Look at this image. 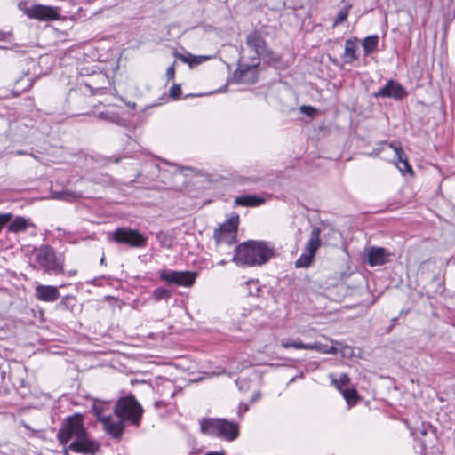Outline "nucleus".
I'll return each instance as SVG.
<instances>
[{
  "mask_svg": "<svg viewBox=\"0 0 455 455\" xmlns=\"http://www.w3.org/2000/svg\"><path fill=\"white\" fill-rule=\"evenodd\" d=\"M274 255L273 249L262 241H248L235 250L232 261L238 266H260L267 263Z\"/></svg>",
  "mask_w": 455,
  "mask_h": 455,
  "instance_id": "obj_1",
  "label": "nucleus"
},
{
  "mask_svg": "<svg viewBox=\"0 0 455 455\" xmlns=\"http://www.w3.org/2000/svg\"><path fill=\"white\" fill-rule=\"evenodd\" d=\"M246 45L252 52V54L249 57L250 62L241 63L236 70V74L241 79L246 71L256 68L259 66L260 59L266 62L278 60L275 54L267 49L260 31L254 30L248 34L246 36Z\"/></svg>",
  "mask_w": 455,
  "mask_h": 455,
  "instance_id": "obj_2",
  "label": "nucleus"
},
{
  "mask_svg": "<svg viewBox=\"0 0 455 455\" xmlns=\"http://www.w3.org/2000/svg\"><path fill=\"white\" fill-rule=\"evenodd\" d=\"M201 432L209 436L233 442L239 436V425L220 418H204L200 420Z\"/></svg>",
  "mask_w": 455,
  "mask_h": 455,
  "instance_id": "obj_3",
  "label": "nucleus"
},
{
  "mask_svg": "<svg viewBox=\"0 0 455 455\" xmlns=\"http://www.w3.org/2000/svg\"><path fill=\"white\" fill-rule=\"evenodd\" d=\"M34 262L30 264L34 269H41L44 273L60 275L63 273V259L57 256L54 249L48 244H42L33 250Z\"/></svg>",
  "mask_w": 455,
  "mask_h": 455,
  "instance_id": "obj_4",
  "label": "nucleus"
},
{
  "mask_svg": "<svg viewBox=\"0 0 455 455\" xmlns=\"http://www.w3.org/2000/svg\"><path fill=\"white\" fill-rule=\"evenodd\" d=\"M143 408L133 395L119 398L115 405V415L124 421L139 426L143 415Z\"/></svg>",
  "mask_w": 455,
  "mask_h": 455,
  "instance_id": "obj_5",
  "label": "nucleus"
},
{
  "mask_svg": "<svg viewBox=\"0 0 455 455\" xmlns=\"http://www.w3.org/2000/svg\"><path fill=\"white\" fill-rule=\"evenodd\" d=\"M88 432L84 426L83 415L76 413L65 419L57 433V439L62 445H66L71 438L76 440L84 437Z\"/></svg>",
  "mask_w": 455,
  "mask_h": 455,
  "instance_id": "obj_6",
  "label": "nucleus"
},
{
  "mask_svg": "<svg viewBox=\"0 0 455 455\" xmlns=\"http://www.w3.org/2000/svg\"><path fill=\"white\" fill-rule=\"evenodd\" d=\"M19 9L29 19L39 21L58 20L60 18V7L44 4H32L28 6L27 2H20Z\"/></svg>",
  "mask_w": 455,
  "mask_h": 455,
  "instance_id": "obj_7",
  "label": "nucleus"
},
{
  "mask_svg": "<svg viewBox=\"0 0 455 455\" xmlns=\"http://www.w3.org/2000/svg\"><path fill=\"white\" fill-rule=\"evenodd\" d=\"M111 235L112 240L119 244L133 248H143L147 245V238L144 235L131 228H117Z\"/></svg>",
  "mask_w": 455,
  "mask_h": 455,
  "instance_id": "obj_8",
  "label": "nucleus"
},
{
  "mask_svg": "<svg viewBox=\"0 0 455 455\" xmlns=\"http://www.w3.org/2000/svg\"><path fill=\"white\" fill-rule=\"evenodd\" d=\"M239 216L227 220L214 231V239L217 244L232 245L236 242Z\"/></svg>",
  "mask_w": 455,
  "mask_h": 455,
  "instance_id": "obj_9",
  "label": "nucleus"
},
{
  "mask_svg": "<svg viewBox=\"0 0 455 455\" xmlns=\"http://www.w3.org/2000/svg\"><path fill=\"white\" fill-rule=\"evenodd\" d=\"M159 277L162 281L169 283L189 287L195 283L196 273L163 269L159 272Z\"/></svg>",
  "mask_w": 455,
  "mask_h": 455,
  "instance_id": "obj_10",
  "label": "nucleus"
},
{
  "mask_svg": "<svg viewBox=\"0 0 455 455\" xmlns=\"http://www.w3.org/2000/svg\"><path fill=\"white\" fill-rule=\"evenodd\" d=\"M365 261L371 267L382 266L390 261L389 258L394 255L392 251L384 247L371 246L365 249Z\"/></svg>",
  "mask_w": 455,
  "mask_h": 455,
  "instance_id": "obj_11",
  "label": "nucleus"
},
{
  "mask_svg": "<svg viewBox=\"0 0 455 455\" xmlns=\"http://www.w3.org/2000/svg\"><path fill=\"white\" fill-rule=\"evenodd\" d=\"M100 448V443L88 437V433L84 437H79L68 445V449L76 453L94 455Z\"/></svg>",
  "mask_w": 455,
  "mask_h": 455,
  "instance_id": "obj_12",
  "label": "nucleus"
},
{
  "mask_svg": "<svg viewBox=\"0 0 455 455\" xmlns=\"http://www.w3.org/2000/svg\"><path fill=\"white\" fill-rule=\"evenodd\" d=\"M407 92L405 88L399 83L389 80L385 86L381 87L374 93L375 97L393 98L395 100H402L406 97Z\"/></svg>",
  "mask_w": 455,
  "mask_h": 455,
  "instance_id": "obj_13",
  "label": "nucleus"
},
{
  "mask_svg": "<svg viewBox=\"0 0 455 455\" xmlns=\"http://www.w3.org/2000/svg\"><path fill=\"white\" fill-rule=\"evenodd\" d=\"M109 84L108 76L104 73H99L90 82L85 83L84 86L90 90L92 94H103L108 89Z\"/></svg>",
  "mask_w": 455,
  "mask_h": 455,
  "instance_id": "obj_14",
  "label": "nucleus"
},
{
  "mask_svg": "<svg viewBox=\"0 0 455 455\" xmlns=\"http://www.w3.org/2000/svg\"><path fill=\"white\" fill-rule=\"evenodd\" d=\"M101 423L106 433L111 437L116 439L122 437L124 431V421L123 419H119L115 421L111 416H108V418L101 419Z\"/></svg>",
  "mask_w": 455,
  "mask_h": 455,
  "instance_id": "obj_15",
  "label": "nucleus"
},
{
  "mask_svg": "<svg viewBox=\"0 0 455 455\" xmlns=\"http://www.w3.org/2000/svg\"><path fill=\"white\" fill-rule=\"evenodd\" d=\"M35 296L41 301L54 302L60 298V292L55 286L39 284L35 289Z\"/></svg>",
  "mask_w": 455,
  "mask_h": 455,
  "instance_id": "obj_16",
  "label": "nucleus"
},
{
  "mask_svg": "<svg viewBox=\"0 0 455 455\" xmlns=\"http://www.w3.org/2000/svg\"><path fill=\"white\" fill-rule=\"evenodd\" d=\"M266 198L260 196L246 194L235 198V204L244 207H257L266 203Z\"/></svg>",
  "mask_w": 455,
  "mask_h": 455,
  "instance_id": "obj_17",
  "label": "nucleus"
},
{
  "mask_svg": "<svg viewBox=\"0 0 455 455\" xmlns=\"http://www.w3.org/2000/svg\"><path fill=\"white\" fill-rule=\"evenodd\" d=\"M390 148H392L395 153V156L397 158V161L402 164V166H398L399 170L402 172H410L412 173V168L408 163V159L406 156L404 155L403 149L400 143H390Z\"/></svg>",
  "mask_w": 455,
  "mask_h": 455,
  "instance_id": "obj_18",
  "label": "nucleus"
},
{
  "mask_svg": "<svg viewBox=\"0 0 455 455\" xmlns=\"http://www.w3.org/2000/svg\"><path fill=\"white\" fill-rule=\"evenodd\" d=\"M320 235L321 228L318 227H314L310 232V237L306 246V251L315 256V252L321 246Z\"/></svg>",
  "mask_w": 455,
  "mask_h": 455,
  "instance_id": "obj_19",
  "label": "nucleus"
},
{
  "mask_svg": "<svg viewBox=\"0 0 455 455\" xmlns=\"http://www.w3.org/2000/svg\"><path fill=\"white\" fill-rule=\"evenodd\" d=\"M357 42L358 39L356 37H353L346 40L345 42V52L342 58L346 62H352L358 59L356 55L357 50Z\"/></svg>",
  "mask_w": 455,
  "mask_h": 455,
  "instance_id": "obj_20",
  "label": "nucleus"
},
{
  "mask_svg": "<svg viewBox=\"0 0 455 455\" xmlns=\"http://www.w3.org/2000/svg\"><path fill=\"white\" fill-rule=\"evenodd\" d=\"M33 226V223H31L29 220H27L24 217L17 216L9 224L8 231L12 233L24 232L28 229V228Z\"/></svg>",
  "mask_w": 455,
  "mask_h": 455,
  "instance_id": "obj_21",
  "label": "nucleus"
},
{
  "mask_svg": "<svg viewBox=\"0 0 455 455\" xmlns=\"http://www.w3.org/2000/svg\"><path fill=\"white\" fill-rule=\"evenodd\" d=\"M175 57L182 62L188 64L190 67L197 66L210 59L209 56H195L189 52H188L187 54L176 52Z\"/></svg>",
  "mask_w": 455,
  "mask_h": 455,
  "instance_id": "obj_22",
  "label": "nucleus"
},
{
  "mask_svg": "<svg viewBox=\"0 0 455 455\" xmlns=\"http://www.w3.org/2000/svg\"><path fill=\"white\" fill-rule=\"evenodd\" d=\"M98 117L120 126L126 125V121L123 119L116 112L111 110L100 112Z\"/></svg>",
  "mask_w": 455,
  "mask_h": 455,
  "instance_id": "obj_23",
  "label": "nucleus"
},
{
  "mask_svg": "<svg viewBox=\"0 0 455 455\" xmlns=\"http://www.w3.org/2000/svg\"><path fill=\"white\" fill-rule=\"evenodd\" d=\"M379 40V38L378 35L366 36L363 40L362 45L364 51V55H370L377 50Z\"/></svg>",
  "mask_w": 455,
  "mask_h": 455,
  "instance_id": "obj_24",
  "label": "nucleus"
},
{
  "mask_svg": "<svg viewBox=\"0 0 455 455\" xmlns=\"http://www.w3.org/2000/svg\"><path fill=\"white\" fill-rule=\"evenodd\" d=\"M314 257L315 256L313 254L307 251L303 252L295 261V267L297 268L308 267L311 265Z\"/></svg>",
  "mask_w": 455,
  "mask_h": 455,
  "instance_id": "obj_25",
  "label": "nucleus"
},
{
  "mask_svg": "<svg viewBox=\"0 0 455 455\" xmlns=\"http://www.w3.org/2000/svg\"><path fill=\"white\" fill-rule=\"evenodd\" d=\"M343 397L347 401V403L350 405L355 404L358 400L357 391L354 388H345L341 390Z\"/></svg>",
  "mask_w": 455,
  "mask_h": 455,
  "instance_id": "obj_26",
  "label": "nucleus"
},
{
  "mask_svg": "<svg viewBox=\"0 0 455 455\" xmlns=\"http://www.w3.org/2000/svg\"><path fill=\"white\" fill-rule=\"evenodd\" d=\"M153 297L157 301L162 299H167L171 297V292L164 287H158L154 290Z\"/></svg>",
  "mask_w": 455,
  "mask_h": 455,
  "instance_id": "obj_27",
  "label": "nucleus"
},
{
  "mask_svg": "<svg viewBox=\"0 0 455 455\" xmlns=\"http://www.w3.org/2000/svg\"><path fill=\"white\" fill-rule=\"evenodd\" d=\"M281 346L283 348L293 347L296 349H302L303 342L300 339L291 340V339H284L281 341Z\"/></svg>",
  "mask_w": 455,
  "mask_h": 455,
  "instance_id": "obj_28",
  "label": "nucleus"
},
{
  "mask_svg": "<svg viewBox=\"0 0 455 455\" xmlns=\"http://www.w3.org/2000/svg\"><path fill=\"white\" fill-rule=\"evenodd\" d=\"M105 404H102V403H94L92 406V411L93 413V415L97 418V419L99 421L101 422V419H104V418H108V416H104L103 415V412H104V410H105Z\"/></svg>",
  "mask_w": 455,
  "mask_h": 455,
  "instance_id": "obj_29",
  "label": "nucleus"
},
{
  "mask_svg": "<svg viewBox=\"0 0 455 455\" xmlns=\"http://www.w3.org/2000/svg\"><path fill=\"white\" fill-rule=\"evenodd\" d=\"M347 16H348V7H344L338 13V15L333 22V27H336L339 24L344 22L347 20Z\"/></svg>",
  "mask_w": 455,
  "mask_h": 455,
  "instance_id": "obj_30",
  "label": "nucleus"
},
{
  "mask_svg": "<svg viewBox=\"0 0 455 455\" xmlns=\"http://www.w3.org/2000/svg\"><path fill=\"white\" fill-rule=\"evenodd\" d=\"M349 377L347 374H341L339 379H333L332 380V383L335 385V387L339 389L340 391L342 390L341 387L347 385L349 383Z\"/></svg>",
  "mask_w": 455,
  "mask_h": 455,
  "instance_id": "obj_31",
  "label": "nucleus"
},
{
  "mask_svg": "<svg viewBox=\"0 0 455 455\" xmlns=\"http://www.w3.org/2000/svg\"><path fill=\"white\" fill-rule=\"evenodd\" d=\"M75 301V298L73 296H65L60 302L57 305V307L60 309H66L70 307V303Z\"/></svg>",
  "mask_w": 455,
  "mask_h": 455,
  "instance_id": "obj_32",
  "label": "nucleus"
},
{
  "mask_svg": "<svg viewBox=\"0 0 455 455\" xmlns=\"http://www.w3.org/2000/svg\"><path fill=\"white\" fill-rule=\"evenodd\" d=\"M20 84L21 85L19 89H20L21 91H26L32 86V80L28 77H21L16 82V85Z\"/></svg>",
  "mask_w": 455,
  "mask_h": 455,
  "instance_id": "obj_33",
  "label": "nucleus"
},
{
  "mask_svg": "<svg viewBox=\"0 0 455 455\" xmlns=\"http://www.w3.org/2000/svg\"><path fill=\"white\" fill-rule=\"evenodd\" d=\"M54 198L70 201L75 199L74 194L72 192L62 191L54 193Z\"/></svg>",
  "mask_w": 455,
  "mask_h": 455,
  "instance_id": "obj_34",
  "label": "nucleus"
},
{
  "mask_svg": "<svg viewBox=\"0 0 455 455\" xmlns=\"http://www.w3.org/2000/svg\"><path fill=\"white\" fill-rule=\"evenodd\" d=\"M181 95V87L180 84H173L170 89V97L179 99Z\"/></svg>",
  "mask_w": 455,
  "mask_h": 455,
  "instance_id": "obj_35",
  "label": "nucleus"
},
{
  "mask_svg": "<svg viewBox=\"0 0 455 455\" xmlns=\"http://www.w3.org/2000/svg\"><path fill=\"white\" fill-rule=\"evenodd\" d=\"M430 426L422 424L421 427L414 430L413 435H416V437H419V435L424 436L427 435Z\"/></svg>",
  "mask_w": 455,
  "mask_h": 455,
  "instance_id": "obj_36",
  "label": "nucleus"
},
{
  "mask_svg": "<svg viewBox=\"0 0 455 455\" xmlns=\"http://www.w3.org/2000/svg\"><path fill=\"white\" fill-rule=\"evenodd\" d=\"M247 285H249L250 287H253L255 290V291H249L250 295H251V296L259 295L260 289L259 287L257 281H249V282H247Z\"/></svg>",
  "mask_w": 455,
  "mask_h": 455,
  "instance_id": "obj_37",
  "label": "nucleus"
},
{
  "mask_svg": "<svg viewBox=\"0 0 455 455\" xmlns=\"http://www.w3.org/2000/svg\"><path fill=\"white\" fill-rule=\"evenodd\" d=\"M300 111L301 113L303 114H306L309 116H312L315 114L316 112V109L311 106H306V105H303L300 107Z\"/></svg>",
  "mask_w": 455,
  "mask_h": 455,
  "instance_id": "obj_38",
  "label": "nucleus"
},
{
  "mask_svg": "<svg viewBox=\"0 0 455 455\" xmlns=\"http://www.w3.org/2000/svg\"><path fill=\"white\" fill-rule=\"evenodd\" d=\"M166 76L168 80H172L175 76L174 64L170 66L166 70Z\"/></svg>",
  "mask_w": 455,
  "mask_h": 455,
  "instance_id": "obj_39",
  "label": "nucleus"
},
{
  "mask_svg": "<svg viewBox=\"0 0 455 455\" xmlns=\"http://www.w3.org/2000/svg\"><path fill=\"white\" fill-rule=\"evenodd\" d=\"M317 348H318L317 342L308 343V344L303 343V347H302V349H307V350H317Z\"/></svg>",
  "mask_w": 455,
  "mask_h": 455,
  "instance_id": "obj_40",
  "label": "nucleus"
},
{
  "mask_svg": "<svg viewBox=\"0 0 455 455\" xmlns=\"http://www.w3.org/2000/svg\"><path fill=\"white\" fill-rule=\"evenodd\" d=\"M249 407L246 403H241L238 406V414L240 417H242L247 411Z\"/></svg>",
  "mask_w": 455,
  "mask_h": 455,
  "instance_id": "obj_41",
  "label": "nucleus"
},
{
  "mask_svg": "<svg viewBox=\"0 0 455 455\" xmlns=\"http://www.w3.org/2000/svg\"><path fill=\"white\" fill-rule=\"evenodd\" d=\"M327 350H328L327 345H323V344L318 343V348L316 351H319L323 354H327Z\"/></svg>",
  "mask_w": 455,
  "mask_h": 455,
  "instance_id": "obj_42",
  "label": "nucleus"
},
{
  "mask_svg": "<svg viewBox=\"0 0 455 455\" xmlns=\"http://www.w3.org/2000/svg\"><path fill=\"white\" fill-rule=\"evenodd\" d=\"M338 353V349L337 347H333V346H331L329 347L328 346V350H327V354H330V355H336Z\"/></svg>",
  "mask_w": 455,
  "mask_h": 455,
  "instance_id": "obj_43",
  "label": "nucleus"
},
{
  "mask_svg": "<svg viewBox=\"0 0 455 455\" xmlns=\"http://www.w3.org/2000/svg\"><path fill=\"white\" fill-rule=\"evenodd\" d=\"M260 397V393L259 392H256L254 393V395H252V397L251 398V403H254L256 402L257 400H259Z\"/></svg>",
  "mask_w": 455,
  "mask_h": 455,
  "instance_id": "obj_44",
  "label": "nucleus"
},
{
  "mask_svg": "<svg viewBox=\"0 0 455 455\" xmlns=\"http://www.w3.org/2000/svg\"><path fill=\"white\" fill-rule=\"evenodd\" d=\"M12 154L16 155V156H23V155H27L28 153L24 150H16L14 152H12Z\"/></svg>",
  "mask_w": 455,
  "mask_h": 455,
  "instance_id": "obj_45",
  "label": "nucleus"
},
{
  "mask_svg": "<svg viewBox=\"0 0 455 455\" xmlns=\"http://www.w3.org/2000/svg\"><path fill=\"white\" fill-rule=\"evenodd\" d=\"M204 455H225L223 451H209Z\"/></svg>",
  "mask_w": 455,
  "mask_h": 455,
  "instance_id": "obj_46",
  "label": "nucleus"
},
{
  "mask_svg": "<svg viewBox=\"0 0 455 455\" xmlns=\"http://www.w3.org/2000/svg\"><path fill=\"white\" fill-rule=\"evenodd\" d=\"M6 36V34L3 31H0V41L4 40Z\"/></svg>",
  "mask_w": 455,
  "mask_h": 455,
  "instance_id": "obj_47",
  "label": "nucleus"
},
{
  "mask_svg": "<svg viewBox=\"0 0 455 455\" xmlns=\"http://www.w3.org/2000/svg\"><path fill=\"white\" fill-rule=\"evenodd\" d=\"M100 264L101 265L105 264V257H104V255L100 259Z\"/></svg>",
  "mask_w": 455,
  "mask_h": 455,
  "instance_id": "obj_48",
  "label": "nucleus"
},
{
  "mask_svg": "<svg viewBox=\"0 0 455 455\" xmlns=\"http://www.w3.org/2000/svg\"><path fill=\"white\" fill-rule=\"evenodd\" d=\"M226 262H227V261H225V260H221V261H220V262L218 263V265H225V264H226Z\"/></svg>",
  "mask_w": 455,
  "mask_h": 455,
  "instance_id": "obj_49",
  "label": "nucleus"
},
{
  "mask_svg": "<svg viewBox=\"0 0 455 455\" xmlns=\"http://www.w3.org/2000/svg\"><path fill=\"white\" fill-rule=\"evenodd\" d=\"M76 271H70V272L68 273V275H76Z\"/></svg>",
  "mask_w": 455,
  "mask_h": 455,
  "instance_id": "obj_50",
  "label": "nucleus"
},
{
  "mask_svg": "<svg viewBox=\"0 0 455 455\" xmlns=\"http://www.w3.org/2000/svg\"><path fill=\"white\" fill-rule=\"evenodd\" d=\"M68 450H69L68 447L64 450V455H68Z\"/></svg>",
  "mask_w": 455,
  "mask_h": 455,
  "instance_id": "obj_51",
  "label": "nucleus"
}]
</instances>
